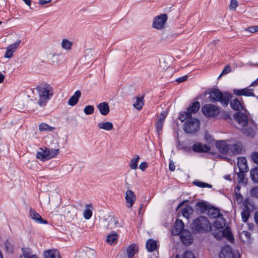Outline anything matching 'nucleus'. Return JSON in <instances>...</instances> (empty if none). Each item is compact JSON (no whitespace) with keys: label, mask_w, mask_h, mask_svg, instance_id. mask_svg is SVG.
Returning a JSON list of instances; mask_svg holds the SVG:
<instances>
[{"label":"nucleus","mask_w":258,"mask_h":258,"mask_svg":"<svg viewBox=\"0 0 258 258\" xmlns=\"http://www.w3.org/2000/svg\"><path fill=\"white\" fill-rule=\"evenodd\" d=\"M225 225V220L222 216L217 218L214 222L213 227L216 229L215 231H213V235L218 240H222L224 238L230 242H233V235L229 228L227 227L223 229Z\"/></svg>","instance_id":"obj_1"},{"label":"nucleus","mask_w":258,"mask_h":258,"mask_svg":"<svg viewBox=\"0 0 258 258\" xmlns=\"http://www.w3.org/2000/svg\"><path fill=\"white\" fill-rule=\"evenodd\" d=\"M190 227L192 231L196 232H207L213 230L208 219L203 216H200L194 220Z\"/></svg>","instance_id":"obj_2"},{"label":"nucleus","mask_w":258,"mask_h":258,"mask_svg":"<svg viewBox=\"0 0 258 258\" xmlns=\"http://www.w3.org/2000/svg\"><path fill=\"white\" fill-rule=\"evenodd\" d=\"M39 99L38 103L41 107L45 106L53 95V88L48 84L43 85L37 88Z\"/></svg>","instance_id":"obj_3"},{"label":"nucleus","mask_w":258,"mask_h":258,"mask_svg":"<svg viewBox=\"0 0 258 258\" xmlns=\"http://www.w3.org/2000/svg\"><path fill=\"white\" fill-rule=\"evenodd\" d=\"M209 99L211 101L220 102L223 106L228 104L231 95L228 92L222 93L219 89H214L209 93Z\"/></svg>","instance_id":"obj_4"},{"label":"nucleus","mask_w":258,"mask_h":258,"mask_svg":"<svg viewBox=\"0 0 258 258\" xmlns=\"http://www.w3.org/2000/svg\"><path fill=\"white\" fill-rule=\"evenodd\" d=\"M59 149H54L45 148H40L37 152V158L41 161H44L56 156L58 152Z\"/></svg>","instance_id":"obj_5"},{"label":"nucleus","mask_w":258,"mask_h":258,"mask_svg":"<svg viewBox=\"0 0 258 258\" xmlns=\"http://www.w3.org/2000/svg\"><path fill=\"white\" fill-rule=\"evenodd\" d=\"M183 124L184 131L188 134L196 132L200 128V121L196 118H188Z\"/></svg>","instance_id":"obj_6"},{"label":"nucleus","mask_w":258,"mask_h":258,"mask_svg":"<svg viewBox=\"0 0 258 258\" xmlns=\"http://www.w3.org/2000/svg\"><path fill=\"white\" fill-rule=\"evenodd\" d=\"M219 258H240V254L238 250H233L231 246L226 245L221 248Z\"/></svg>","instance_id":"obj_7"},{"label":"nucleus","mask_w":258,"mask_h":258,"mask_svg":"<svg viewBox=\"0 0 258 258\" xmlns=\"http://www.w3.org/2000/svg\"><path fill=\"white\" fill-rule=\"evenodd\" d=\"M200 107V104L199 102H194L191 106L187 108L186 111L180 113L179 119L183 122L188 118H191L192 114H195L199 110Z\"/></svg>","instance_id":"obj_8"},{"label":"nucleus","mask_w":258,"mask_h":258,"mask_svg":"<svg viewBox=\"0 0 258 258\" xmlns=\"http://www.w3.org/2000/svg\"><path fill=\"white\" fill-rule=\"evenodd\" d=\"M202 111L205 116L211 117H215L220 113V110L216 106L210 104L202 106Z\"/></svg>","instance_id":"obj_9"},{"label":"nucleus","mask_w":258,"mask_h":258,"mask_svg":"<svg viewBox=\"0 0 258 258\" xmlns=\"http://www.w3.org/2000/svg\"><path fill=\"white\" fill-rule=\"evenodd\" d=\"M167 20L166 14H161L154 18L152 26L154 28L161 30L164 27Z\"/></svg>","instance_id":"obj_10"},{"label":"nucleus","mask_w":258,"mask_h":258,"mask_svg":"<svg viewBox=\"0 0 258 258\" xmlns=\"http://www.w3.org/2000/svg\"><path fill=\"white\" fill-rule=\"evenodd\" d=\"M228 141H218L215 145L218 151L222 154L229 155L230 144L227 143Z\"/></svg>","instance_id":"obj_11"},{"label":"nucleus","mask_w":258,"mask_h":258,"mask_svg":"<svg viewBox=\"0 0 258 258\" xmlns=\"http://www.w3.org/2000/svg\"><path fill=\"white\" fill-rule=\"evenodd\" d=\"M21 43L20 40H18L14 43L10 45L7 48L4 57L10 58L13 57V53L16 51Z\"/></svg>","instance_id":"obj_12"},{"label":"nucleus","mask_w":258,"mask_h":258,"mask_svg":"<svg viewBox=\"0 0 258 258\" xmlns=\"http://www.w3.org/2000/svg\"><path fill=\"white\" fill-rule=\"evenodd\" d=\"M29 215L32 219L38 224H46L48 223L47 220L43 219L39 214L37 213L35 210L32 208L29 209Z\"/></svg>","instance_id":"obj_13"},{"label":"nucleus","mask_w":258,"mask_h":258,"mask_svg":"<svg viewBox=\"0 0 258 258\" xmlns=\"http://www.w3.org/2000/svg\"><path fill=\"white\" fill-rule=\"evenodd\" d=\"M233 93L235 95L241 96L243 95L245 96H252L253 97L255 96L254 93H253V90L252 89H249L248 88H245L241 89H234L233 90Z\"/></svg>","instance_id":"obj_14"},{"label":"nucleus","mask_w":258,"mask_h":258,"mask_svg":"<svg viewBox=\"0 0 258 258\" xmlns=\"http://www.w3.org/2000/svg\"><path fill=\"white\" fill-rule=\"evenodd\" d=\"M184 223L180 219H177L176 222L172 229V234L174 235L180 234L183 229Z\"/></svg>","instance_id":"obj_15"},{"label":"nucleus","mask_w":258,"mask_h":258,"mask_svg":"<svg viewBox=\"0 0 258 258\" xmlns=\"http://www.w3.org/2000/svg\"><path fill=\"white\" fill-rule=\"evenodd\" d=\"M234 118L235 120L242 126H245L248 123L247 116L241 112H237L234 114Z\"/></svg>","instance_id":"obj_16"},{"label":"nucleus","mask_w":258,"mask_h":258,"mask_svg":"<svg viewBox=\"0 0 258 258\" xmlns=\"http://www.w3.org/2000/svg\"><path fill=\"white\" fill-rule=\"evenodd\" d=\"M125 199L128 204L127 206L131 208L133 207L136 200V196L133 191L131 190H127L125 192Z\"/></svg>","instance_id":"obj_17"},{"label":"nucleus","mask_w":258,"mask_h":258,"mask_svg":"<svg viewBox=\"0 0 258 258\" xmlns=\"http://www.w3.org/2000/svg\"><path fill=\"white\" fill-rule=\"evenodd\" d=\"M243 151V147L241 143H237L230 144L229 155L240 154Z\"/></svg>","instance_id":"obj_18"},{"label":"nucleus","mask_w":258,"mask_h":258,"mask_svg":"<svg viewBox=\"0 0 258 258\" xmlns=\"http://www.w3.org/2000/svg\"><path fill=\"white\" fill-rule=\"evenodd\" d=\"M192 150L195 152H207L210 150V147L206 145H203L202 143H197L193 145Z\"/></svg>","instance_id":"obj_19"},{"label":"nucleus","mask_w":258,"mask_h":258,"mask_svg":"<svg viewBox=\"0 0 258 258\" xmlns=\"http://www.w3.org/2000/svg\"><path fill=\"white\" fill-rule=\"evenodd\" d=\"M107 222V227L108 228H113L114 227H120L118 223L117 218L113 215L109 216L106 219Z\"/></svg>","instance_id":"obj_20"},{"label":"nucleus","mask_w":258,"mask_h":258,"mask_svg":"<svg viewBox=\"0 0 258 258\" xmlns=\"http://www.w3.org/2000/svg\"><path fill=\"white\" fill-rule=\"evenodd\" d=\"M243 102L239 100L237 98L231 100L230 101V105L232 109L235 110L242 111L243 110Z\"/></svg>","instance_id":"obj_21"},{"label":"nucleus","mask_w":258,"mask_h":258,"mask_svg":"<svg viewBox=\"0 0 258 258\" xmlns=\"http://www.w3.org/2000/svg\"><path fill=\"white\" fill-rule=\"evenodd\" d=\"M138 251L139 246L136 244L133 243L126 249V254L128 258H133L134 255L138 252Z\"/></svg>","instance_id":"obj_22"},{"label":"nucleus","mask_w":258,"mask_h":258,"mask_svg":"<svg viewBox=\"0 0 258 258\" xmlns=\"http://www.w3.org/2000/svg\"><path fill=\"white\" fill-rule=\"evenodd\" d=\"M181 242H192V235L191 233L187 230H183L180 234Z\"/></svg>","instance_id":"obj_23"},{"label":"nucleus","mask_w":258,"mask_h":258,"mask_svg":"<svg viewBox=\"0 0 258 258\" xmlns=\"http://www.w3.org/2000/svg\"><path fill=\"white\" fill-rule=\"evenodd\" d=\"M237 165L239 171H247V160L244 157H239L237 159Z\"/></svg>","instance_id":"obj_24"},{"label":"nucleus","mask_w":258,"mask_h":258,"mask_svg":"<svg viewBox=\"0 0 258 258\" xmlns=\"http://www.w3.org/2000/svg\"><path fill=\"white\" fill-rule=\"evenodd\" d=\"M97 107L102 115H106L109 112V107L107 102L100 103L97 105Z\"/></svg>","instance_id":"obj_25"},{"label":"nucleus","mask_w":258,"mask_h":258,"mask_svg":"<svg viewBox=\"0 0 258 258\" xmlns=\"http://www.w3.org/2000/svg\"><path fill=\"white\" fill-rule=\"evenodd\" d=\"M45 258H60L59 252L56 249H50L44 252Z\"/></svg>","instance_id":"obj_26"},{"label":"nucleus","mask_w":258,"mask_h":258,"mask_svg":"<svg viewBox=\"0 0 258 258\" xmlns=\"http://www.w3.org/2000/svg\"><path fill=\"white\" fill-rule=\"evenodd\" d=\"M81 95V92L79 90L76 91L74 94L69 99L68 102V104L71 106L75 105L78 102Z\"/></svg>","instance_id":"obj_27"},{"label":"nucleus","mask_w":258,"mask_h":258,"mask_svg":"<svg viewBox=\"0 0 258 258\" xmlns=\"http://www.w3.org/2000/svg\"><path fill=\"white\" fill-rule=\"evenodd\" d=\"M98 127L100 129L106 131H111L113 128V124L111 122L107 121L105 122H100L97 125Z\"/></svg>","instance_id":"obj_28"},{"label":"nucleus","mask_w":258,"mask_h":258,"mask_svg":"<svg viewBox=\"0 0 258 258\" xmlns=\"http://www.w3.org/2000/svg\"><path fill=\"white\" fill-rule=\"evenodd\" d=\"M144 104V97H137L136 102L134 103V107L137 110H141Z\"/></svg>","instance_id":"obj_29"},{"label":"nucleus","mask_w":258,"mask_h":258,"mask_svg":"<svg viewBox=\"0 0 258 258\" xmlns=\"http://www.w3.org/2000/svg\"><path fill=\"white\" fill-rule=\"evenodd\" d=\"M54 127L51 126L46 123H41L39 125V130L40 132H52L54 130Z\"/></svg>","instance_id":"obj_30"},{"label":"nucleus","mask_w":258,"mask_h":258,"mask_svg":"<svg viewBox=\"0 0 258 258\" xmlns=\"http://www.w3.org/2000/svg\"><path fill=\"white\" fill-rule=\"evenodd\" d=\"M61 47L66 50H70L73 46V42L67 39H63L61 41Z\"/></svg>","instance_id":"obj_31"},{"label":"nucleus","mask_w":258,"mask_h":258,"mask_svg":"<svg viewBox=\"0 0 258 258\" xmlns=\"http://www.w3.org/2000/svg\"><path fill=\"white\" fill-rule=\"evenodd\" d=\"M181 212L183 216L187 219L189 215L192 213L193 210L190 206H186L182 209Z\"/></svg>","instance_id":"obj_32"},{"label":"nucleus","mask_w":258,"mask_h":258,"mask_svg":"<svg viewBox=\"0 0 258 258\" xmlns=\"http://www.w3.org/2000/svg\"><path fill=\"white\" fill-rule=\"evenodd\" d=\"M208 213H209V216L213 218H217L222 216V215L220 213L219 210L216 208H212V209H209V210L208 211Z\"/></svg>","instance_id":"obj_33"},{"label":"nucleus","mask_w":258,"mask_h":258,"mask_svg":"<svg viewBox=\"0 0 258 258\" xmlns=\"http://www.w3.org/2000/svg\"><path fill=\"white\" fill-rule=\"evenodd\" d=\"M140 159V157L139 155H136L134 158H133L131 160V162L130 164V167L132 169H135L137 168L138 163Z\"/></svg>","instance_id":"obj_34"},{"label":"nucleus","mask_w":258,"mask_h":258,"mask_svg":"<svg viewBox=\"0 0 258 258\" xmlns=\"http://www.w3.org/2000/svg\"><path fill=\"white\" fill-rule=\"evenodd\" d=\"M251 179L254 182H258V168H255L250 171Z\"/></svg>","instance_id":"obj_35"},{"label":"nucleus","mask_w":258,"mask_h":258,"mask_svg":"<svg viewBox=\"0 0 258 258\" xmlns=\"http://www.w3.org/2000/svg\"><path fill=\"white\" fill-rule=\"evenodd\" d=\"M118 240V235L115 232L109 234L106 238V242H114Z\"/></svg>","instance_id":"obj_36"},{"label":"nucleus","mask_w":258,"mask_h":258,"mask_svg":"<svg viewBox=\"0 0 258 258\" xmlns=\"http://www.w3.org/2000/svg\"><path fill=\"white\" fill-rule=\"evenodd\" d=\"M241 215L242 221L244 222H247L250 215V210H243L241 212Z\"/></svg>","instance_id":"obj_37"},{"label":"nucleus","mask_w":258,"mask_h":258,"mask_svg":"<svg viewBox=\"0 0 258 258\" xmlns=\"http://www.w3.org/2000/svg\"><path fill=\"white\" fill-rule=\"evenodd\" d=\"M175 258H196L194 253L191 251H185L182 257H181L178 254H176Z\"/></svg>","instance_id":"obj_38"},{"label":"nucleus","mask_w":258,"mask_h":258,"mask_svg":"<svg viewBox=\"0 0 258 258\" xmlns=\"http://www.w3.org/2000/svg\"><path fill=\"white\" fill-rule=\"evenodd\" d=\"M158 247L157 243H146V248L148 251L152 252Z\"/></svg>","instance_id":"obj_39"},{"label":"nucleus","mask_w":258,"mask_h":258,"mask_svg":"<svg viewBox=\"0 0 258 258\" xmlns=\"http://www.w3.org/2000/svg\"><path fill=\"white\" fill-rule=\"evenodd\" d=\"M94 111V107L92 105H87L84 109V112L86 115L92 114Z\"/></svg>","instance_id":"obj_40"},{"label":"nucleus","mask_w":258,"mask_h":258,"mask_svg":"<svg viewBox=\"0 0 258 258\" xmlns=\"http://www.w3.org/2000/svg\"><path fill=\"white\" fill-rule=\"evenodd\" d=\"M194 184L200 187L211 188L212 187V185L211 184L201 181H194Z\"/></svg>","instance_id":"obj_41"},{"label":"nucleus","mask_w":258,"mask_h":258,"mask_svg":"<svg viewBox=\"0 0 258 258\" xmlns=\"http://www.w3.org/2000/svg\"><path fill=\"white\" fill-rule=\"evenodd\" d=\"M238 6V2L236 0H230L229 6L230 10L235 11Z\"/></svg>","instance_id":"obj_42"},{"label":"nucleus","mask_w":258,"mask_h":258,"mask_svg":"<svg viewBox=\"0 0 258 258\" xmlns=\"http://www.w3.org/2000/svg\"><path fill=\"white\" fill-rule=\"evenodd\" d=\"M92 215V212L91 210L86 209L84 211V217L85 219L88 220L91 218Z\"/></svg>","instance_id":"obj_43"},{"label":"nucleus","mask_w":258,"mask_h":258,"mask_svg":"<svg viewBox=\"0 0 258 258\" xmlns=\"http://www.w3.org/2000/svg\"><path fill=\"white\" fill-rule=\"evenodd\" d=\"M245 31L252 33L258 32V25L249 27L245 29Z\"/></svg>","instance_id":"obj_44"},{"label":"nucleus","mask_w":258,"mask_h":258,"mask_svg":"<svg viewBox=\"0 0 258 258\" xmlns=\"http://www.w3.org/2000/svg\"><path fill=\"white\" fill-rule=\"evenodd\" d=\"M166 116L167 113L165 111L162 112L160 114L157 121L164 123L165 119L166 117Z\"/></svg>","instance_id":"obj_45"},{"label":"nucleus","mask_w":258,"mask_h":258,"mask_svg":"<svg viewBox=\"0 0 258 258\" xmlns=\"http://www.w3.org/2000/svg\"><path fill=\"white\" fill-rule=\"evenodd\" d=\"M230 72H231V68H230V67L229 66H226L225 67V68H224L223 70L222 71V72L220 74V75L219 76V77H220L222 75H226V74L229 73Z\"/></svg>","instance_id":"obj_46"},{"label":"nucleus","mask_w":258,"mask_h":258,"mask_svg":"<svg viewBox=\"0 0 258 258\" xmlns=\"http://www.w3.org/2000/svg\"><path fill=\"white\" fill-rule=\"evenodd\" d=\"M163 122L157 121L156 123L155 126L156 131L159 134L160 132L162 131L163 125Z\"/></svg>","instance_id":"obj_47"},{"label":"nucleus","mask_w":258,"mask_h":258,"mask_svg":"<svg viewBox=\"0 0 258 258\" xmlns=\"http://www.w3.org/2000/svg\"><path fill=\"white\" fill-rule=\"evenodd\" d=\"M251 159L253 162L256 164H258V152H253L251 154Z\"/></svg>","instance_id":"obj_48"},{"label":"nucleus","mask_w":258,"mask_h":258,"mask_svg":"<svg viewBox=\"0 0 258 258\" xmlns=\"http://www.w3.org/2000/svg\"><path fill=\"white\" fill-rule=\"evenodd\" d=\"M245 171H240L237 173V178L239 179V182H243L244 180V172Z\"/></svg>","instance_id":"obj_49"},{"label":"nucleus","mask_w":258,"mask_h":258,"mask_svg":"<svg viewBox=\"0 0 258 258\" xmlns=\"http://www.w3.org/2000/svg\"><path fill=\"white\" fill-rule=\"evenodd\" d=\"M251 194L252 196L258 198V187L252 188L251 190Z\"/></svg>","instance_id":"obj_50"},{"label":"nucleus","mask_w":258,"mask_h":258,"mask_svg":"<svg viewBox=\"0 0 258 258\" xmlns=\"http://www.w3.org/2000/svg\"><path fill=\"white\" fill-rule=\"evenodd\" d=\"M187 79L188 76L187 75H184L183 76L178 78L177 79H176V81L179 83L186 81Z\"/></svg>","instance_id":"obj_51"},{"label":"nucleus","mask_w":258,"mask_h":258,"mask_svg":"<svg viewBox=\"0 0 258 258\" xmlns=\"http://www.w3.org/2000/svg\"><path fill=\"white\" fill-rule=\"evenodd\" d=\"M148 167V164L146 162H142L139 165V168L142 170L144 171Z\"/></svg>","instance_id":"obj_52"},{"label":"nucleus","mask_w":258,"mask_h":258,"mask_svg":"<svg viewBox=\"0 0 258 258\" xmlns=\"http://www.w3.org/2000/svg\"><path fill=\"white\" fill-rule=\"evenodd\" d=\"M243 207H244V209L243 210H250L249 209V206H250V203L249 202H248V200H244L243 202V204H242Z\"/></svg>","instance_id":"obj_53"},{"label":"nucleus","mask_w":258,"mask_h":258,"mask_svg":"<svg viewBox=\"0 0 258 258\" xmlns=\"http://www.w3.org/2000/svg\"><path fill=\"white\" fill-rule=\"evenodd\" d=\"M242 237H245L247 240H249L250 239V234L248 231H243L241 233Z\"/></svg>","instance_id":"obj_54"},{"label":"nucleus","mask_w":258,"mask_h":258,"mask_svg":"<svg viewBox=\"0 0 258 258\" xmlns=\"http://www.w3.org/2000/svg\"><path fill=\"white\" fill-rule=\"evenodd\" d=\"M169 168L172 171H174L175 169V166L174 165V162L172 161H170L169 162Z\"/></svg>","instance_id":"obj_55"},{"label":"nucleus","mask_w":258,"mask_h":258,"mask_svg":"<svg viewBox=\"0 0 258 258\" xmlns=\"http://www.w3.org/2000/svg\"><path fill=\"white\" fill-rule=\"evenodd\" d=\"M51 2V0H39V4L41 5H43L48 3H49Z\"/></svg>","instance_id":"obj_56"},{"label":"nucleus","mask_w":258,"mask_h":258,"mask_svg":"<svg viewBox=\"0 0 258 258\" xmlns=\"http://www.w3.org/2000/svg\"><path fill=\"white\" fill-rule=\"evenodd\" d=\"M24 256L25 258H38L36 255H30L28 253H24Z\"/></svg>","instance_id":"obj_57"},{"label":"nucleus","mask_w":258,"mask_h":258,"mask_svg":"<svg viewBox=\"0 0 258 258\" xmlns=\"http://www.w3.org/2000/svg\"><path fill=\"white\" fill-rule=\"evenodd\" d=\"M197 206L201 208H203L205 207V204L202 202H199L197 203Z\"/></svg>","instance_id":"obj_58"},{"label":"nucleus","mask_w":258,"mask_h":258,"mask_svg":"<svg viewBox=\"0 0 258 258\" xmlns=\"http://www.w3.org/2000/svg\"><path fill=\"white\" fill-rule=\"evenodd\" d=\"M254 220L255 222L258 224V211L254 214Z\"/></svg>","instance_id":"obj_59"},{"label":"nucleus","mask_w":258,"mask_h":258,"mask_svg":"<svg viewBox=\"0 0 258 258\" xmlns=\"http://www.w3.org/2000/svg\"><path fill=\"white\" fill-rule=\"evenodd\" d=\"M257 85H258V78L251 84L250 86H256Z\"/></svg>","instance_id":"obj_60"},{"label":"nucleus","mask_w":258,"mask_h":258,"mask_svg":"<svg viewBox=\"0 0 258 258\" xmlns=\"http://www.w3.org/2000/svg\"><path fill=\"white\" fill-rule=\"evenodd\" d=\"M23 2L28 6H30L31 5V0H23Z\"/></svg>","instance_id":"obj_61"},{"label":"nucleus","mask_w":258,"mask_h":258,"mask_svg":"<svg viewBox=\"0 0 258 258\" xmlns=\"http://www.w3.org/2000/svg\"><path fill=\"white\" fill-rule=\"evenodd\" d=\"M57 54L56 53H51L49 55V59H51L52 57L56 56Z\"/></svg>","instance_id":"obj_62"},{"label":"nucleus","mask_w":258,"mask_h":258,"mask_svg":"<svg viewBox=\"0 0 258 258\" xmlns=\"http://www.w3.org/2000/svg\"><path fill=\"white\" fill-rule=\"evenodd\" d=\"M236 197H237V200H239V199L240 198V200L241 201L242 200V197L241 196V195L239 194V195H236Z\"/></svg>","instance_id":"obj_63"},{"label":"nucleus","mask_w":258,"mask_h":258,"mask_svg":"<svg viewBox=\"0 0 258 258\" xmlns=\"http://www.w3.org/2000/svg\"><path fill=\"white\" fill-rule=\"evenodd\" d=\"M147 242H157L156 240H154L153 239H149L147 240Z\"/></svg>","instance_id":"obj_64"}]
</instances>
